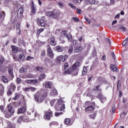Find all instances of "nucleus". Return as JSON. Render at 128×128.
Returning <instances> with one entry per match:
<instances>
[{
	"label": "nucleus",
	"mask_w": 128,
	"mask_h": 128,
	"mask_svg": "<svg viewBox=\"0 0 128 128\" xmlns=\"http://www.w3.org/2000/svg\"><path fill=\"white\" fill-rule=\"evenodd\" d=\"M62 14V13L60 11H58V10H54L52 12H49L46 13V15L48 16H52V18H58V16H60Z\"/></svg>",
	"instance_id": "f257e3e1"
},
{
	"label": "nucleus",
	"mask_w": 128,
	"mask_h": 128,
	"mask_svg": "<svg viewBox=\"0 0 128 128\" xmlns=\"http://www.w3.org/2000/svg\"><path fill=\"white\" fill-rule=\"evenodd\" d=\"M42 94L38 92L34 96V100L36 102H42L44 100V98L42 97Z\"/></svg>",
	"instance_id": "f03ea898"
},
{
	"label": "nucleus",
	"mask_w": 128,
	"mask_h": 128,
	"mask_svg": "<svg viewBox=\"0 0 128 128\" xmlns=\"http://www.w3.org/2000/svg\"><path fill=\"white\" fill-rule=\"evenodd\" d=\"M64 104V100L62 99H59L58 100L56 104L55 105V108L56 110H60V105Z\"/></svg>",
	"instance_id": "7ed1b4c3"
},
{
	"label": "nucleus",
	"mask_w": 128,
	"mask_h": 128,
	"mask_svg": "<svg viewBox=\"0 0 128 128\" xmlns=\"http://www.w3.org/2000/svg\"><path fill=\"white\" fill-rule=\"evenodd\" d=\"M62 34L66 38H68V42H72V36L70 34H68L64 30L62 32Z\"/></svg>",
	"instance_id": "20e7f679"
},
{
	"label": "nucleus",
	"mask_w": 128,
	"mask_h": 128,
	"mask_svg": "<svg viewBox=\"0 0 128 128\" xmlns=\"http://www.w3.org/2000/svg\"><path fill=\"white\" fill-rule=\"evenodd\" d=\"M24 8H19L17 12V16L18 18H20L24 17Z\"/></svg>",
	"instance_id": "39448f33"
},
{
	"label": "nucleus",
	"mask_w": 128,
	"mask_h": 128,
	"mask_svg": "<svg viewBox=\"0 0 128 128\" xmlns=\"http://www.w3.org/2000/svg\"><path fill=\"white\" fill-rule=\"evenodd\" d=\"M82 64L80 62H76L70 67V69L72 70H78V68Z\"/></svg>",
	"instance_id": "423d86ee"
},
{
	"label": "nucleus",
	"mask_w": 128,
	"mask_h": 128,
	"mask_svg": "<svg viewBox=\"0 0 128 128\" xmlns=\"http://www.w3.org/2000/svg\"><path fill=\"white\" fill-rule=\"evenodd\" d=\"M52 116V112H45L44 118L45 120H50Z\"/></svg>",
	"instance_id": "0eeeda50"
},
{
	"label": "nucleus",
	"mask_w": 128,
	"mask_h": 128,
	"mask_svg": "<svg viewBox=\"0 0 128 128\" xmlns=\"http://www.w3.org/2000/svg\"><path fill=\"white\" fill-rule=\"evenodd\" d=\"M24 112H26V105H24L22 107L18 109L17 113L18 114H22Z\"/></svg>",
	"instance_id": "6e6552de"
},
{
	"label": "nucleus",
	"mask_w": 128,
	"mask_h": 128,
	"mask_svg": "<svg viewBox=\"0 0 128 128\" xmlns=\"http://www.w3.org/2000/svg\"><path fill=\"white\" fill-rule=\"evenodd\" d=\"M8 72L12 78H14V68L12 67H8Z\"/></svg>",
	"instance_id": "1a4fd4ad"
},
{
	"label": "nucleus",
	"mask_w": 128,
	"mask_h": 128,
	"mask_svg": "<svg viewBox=\"0 0 128 128\" xmlns=\"http://www.w3.org/2000/svg\"><path fill=\"white\" fill-rule=\"evenodd\" d=\"M37 24L38 26H46L44 20L42 19H38L37 20Z\"/></svg>",
	"instance_id": "9d476101"
},
{
	"label": "nucleus",
	"mask_w": 128,
	"mask_h": 128,
	"mask_svg": "<svg viewBox=\"0 0 128 128\" xmlns=\"http://www.w3.org/2000/svg\"><path fill=\"white\" fill-rule=\"evenodd\" d=\"M8 111L12 114H14V108L12 104H10L8 106Z\"/></svg>",
	"instance_id": "9b49d317"
},
{
	"label": "nucleus",
	"mask_w": 128,
	"mask_h": 128,
	"mask_svg": "<svg viewBox=\"0 0 128 128\" xmlns=\"http://www.w3.org/2000/svg\"><path fill=\"white\" fill-rule=\"evenodd\" d=\"M85 110L88 112H94V108L92 106H90L86 108Z\"/></svg>",
	"instance_id": "f8f14e48"
},
{
	"label": "nucleus",
	"mask_w": 128,
	"mask_h": 128,
	"mask_svg": "<svg viewBox=\"0 0 128 128\" xmlns=\"http://www.w3.org/2000/svg\"><path fill=\"white\" fill-rule=\"evenodd\" d=\"M3 114L5 118H10L12 114L10 113L8 110L4 112Z\"/></svg>",
	"instance_id": "ddd939ff"
},
{
	"label": "nucleus",
	"mask_w": 128,
	"mask_h": 128,
	"mask_svg": "<svg viewBox=\"0 0 128 128\" xmlns=\"http://www.w3.org/2000/svg\"><path fill=\"white\" fill-rule=\"evenodd\" d=\"M48 56H50V58H52V56H54V53L52 52V48L50 46L48 47Z\"/></svg>",
	"instance_id": "4468645a"
},
{
	"label": "nucleus",
	"mask_w": 128,
	"mask_h": 128,
	"mask_svg": "<svg viewBox=\"0 0 128 128\" xmlns=\"http://www.w3.org/2000/svg\"><path fill=\"white\" fill-rule=\"evenodd\" d=\"M11 48H12V52H13V54H16V52H18V48L14 46H11Z\"/></svg>",
	"instance_id": "2eb2a0df"
},
{
	"label": "nucleus",
	"mask_w": 128,
	"mask_h": 128,
	"mask_svg": "<svg viewBox=\"0 0 128 128\" xmlns=\"http://www.w3.org/2000/svg\"><path fill=\"white\" fill-rule=\"evenodd\" d=\"M56 52H64V47L60 46H58L56 47Z\"/></svg>",
	"instance_id": "dca6fc26"
},
{
	"label": "nucleus",
	"mask_w": 128,
	"mask_h": 128,
	"mask_svg": "<svg viewBox=\"0 0 128 128\" xmlns=\"http://www.w3.org/2000/svg\"><path fill=\"white\" fill-rule=\"evenodd\" d=\"M82 46H78L74 48V52L76 53L80 52L82 50Z\"/></svg>",
	"instance_id": "f3484780"
},
{
	"label": "nucleus",
	"mask_w": 128,
	"mask_h": 128,
	"mask_svg": "<svg viewBox=\"0 0 128 128\" xmlns=\"http://www.w3.org/2000/svg\"><path fill=\"white\" fill-rule=\"evenodd\" d=\"M51 96H56L58 94V91L56 88H52L51 90V92L50 93Z\"/></svg>",
	"instance_id": "a211bd4d"
},
{
	"label": "nucleus",
	"mask_w": 128,
	"mask_h": 128,
	"mask_svg": "<svg viewBox=\"0 0 128 128\" xmlns=\"http://www.w3.org/2000/svg\"><path fill=\"white\" fill-rule=\"evenodd\" d=\"M0 96H2V94H4V86L1 84L0 85Z\"/></svg>",
	"instance_id": "6ab92c4d"
},
{
	"label": "nucleus",
	"mask_w": 128,
	"mask_h": 128,
	"mask_svg": "<svg viewBox=\"0 0 128 128\" xmlns=\"http://www.w3.org/2000/svg\"><path fill=\"white\" fill-rule=\"evenodd\" d=\"M52 86V82H46L45 83V86L48 88H50Z\"/></svg>",
	"instance_id": "aec40b11"
},
{
	"label": "nucleus",
	"mask_w": 128,
	"mask_h": 128,
	"mask_svg": "<svg viewBox=\"0 0 128 128\" xmlns=\"http://www.w3.org/2000/svg\"><path fill=\"white\" fill-rule=\"evenodd\" d=\"M20 24H18L16 25V30H17V32H18V34H20Z\"/></svg>",
	"instance_id": "412c9836"
},
{
	"label": "nucleus",
	"mask_w": 128,
	"mask_h": 128,
	"mask_svg": "<svg viewBox=\"0 0 128 128\" xmlns=\"http://www.w3.org/2000/svg\"><path fill=\"white\" fill-rule=\"evenodd\" d=\"M50 44L52 46H56V42L54 38H50Z\"/></svg>",
	"instance_id": "4be33fe9"
},
{
	"label": "nucleus",
	"mask_w": 128,
	"mask_h": 128,
	"mask_svg": "<svg viewBox=\"0 0 128 128\" xmlns=\"http://www.w3.org/2000/svg\"><path fill=\"white\" fill-rule=\"evenodd\" d=\"M7 128H14V126L12 125V123L10 121L7 122Z\"/></svg>",
	"instance_id": "5701e85b"
},
{
	"label": "nucleus",
	"mask_w": 128,
	"mask_h": 128,
	"mask_svg": "<svg viewBox=\"0 0 128 128\" xmlns=\"http://www.w3.org/2000/svg\"><path fill=\"white\" fill-rule=\"evenodd\" d=\"M2 80L4 84H8V79L5 76H2Z\"/></svg>",
	"instance_id": "b1692460"
},
{
	"label": "nucleus",
	"mask_w": 128,
	"mask_h": 128,
	"mask_svg": "<svg viewBox=\"0 0 128 128\" xmlns=\"http://www.w3.org/2000/svg\"><path fill=\"white\" fill-rule=\"evenodd\" d=\"M62 56H60L57 58V62L58 64H60L61 62H62Z\"/></svg>",
	"instance_id": "393cba45"
},
{
	"label": "nucleus",
	"mask_w": 128,
	"mask_h": 128,
	"mask_svg": "<svg viewBox=\"0 0 128 128\" xmlns=\"http://www.w3.org/2000/svg\"><path fill=\"white\" fill-rule=\"evenodd\" d=\"M128 38H126V40H124L122 44V46H128Z\"/></svg>",
	"instance_id": "a878e982"
},
{
	"label": "nucleus",
	"mask_w": 128,
	"mask_h": 128,
	"mask_svg": "<svg viewBox=\"0 0 128 128\" xmlns=\"http://www.w3.org/2000/svg\"><path fill=\"white\" fill-rule=\"evenodd\" d=\"M42 68L37 66L35 68V72H42Z\"/></svg>",
	"instance_id": "bb28decb"
},
{
	"label": "nucleus",
	"mask_w": 128,
	"mask_h": 128,
	"mask_svg": "<svg viewBox=\"0 0 128 128\" xmlns=\"http://www.w3.org/2000/svg\"><path fill=\"white\" fill-rule=\"evenodd\" d=\"M10 90H12V92H14V90H16V85H14V84L12 83L10 84Z\"/></svg>",
	"instance_id": "cd10ccee"
},
{
	"label": "nucleus",
	"mask_w": 128,
	"mask_h": 128,
	"mask_svg": "<svg viewBox=\"0 0 128 128\" xmlns=\"http://www.w3.org/2000/svg\"><path fill=\"white\" fill-rule=\"evenodd\" d=\"M90 118H92V120H94L96 118V114L94 113L93 114H91L89 116Z\"/></svg>",
	"instance_id": "c85d7f7f"
},
{
	"label": "nucleus",
	"mask_w": 128,
	"mask_h": 128,
	"mask_svg": "<svg viewBox=\"0 0 128 128\" xmlns=\"http://www.w3.org/2000/svg\"><path fill=\"white\" fill-rule=\"evenodd\" d=\"M88 70H86V67H84L83 70L82 71V74H83V76H84V74H86Z\"/></svg>",
	"instance_id": "c756f323"
},
{
	"label": "nucleus",
	"mask_w": 128,
	"mask_h": 128,
	"mask_svg": "<svg viewBox=\"0 0 128 128\" xmlns=\"http://www.w3.org/2000/svg\"><path fill=\"white\" fill-rule=\"evenodd\" d=\"M73 50H74V47H72V46H70L68 50V54H70L72 52Z\"/></svg>",
	"instance_id": "7c9ffc66"
},
{
	"label": "nucleus",
	"mask_w": 128,
	"mask_h": 128,
	"mask_svg": "<svg viewBox=\"0 0 128 128\" xmlns=\"http://www.w3.org/2000/svg\"><path fill=\"white\" fill-rule=\"evenodd\" d=\"M110 68L112 70H113V72H116V68L112 64H110Z\"/></svg>",
	"instance_id": "2f4dec72"
},
{
	"label": "nucleus",
	"mask_w": 128,
	"mask_h": 128,
	"mask_svg": "<svg viewBox=\"0 0 128 128\" xmlns=\"http://www.w3.org/2000/svg\"><path fill=\"white\" fill-rule=\"evenodd\" d=\"M0 70L2 72H6V68H4V66L1 65L0 66Z\"/></svg>",
	"instance_id": "473e14b6"
},
{
	"label": "nucleus",
	"mask_w": 128,
	"mask_h": 128,
	"mask_svg": "<svg viewBox=\"0 0 128 128\" xmlns=\"http://www.w3.org/2000/svg\"><path fill=\"white\" fill-rule=\"evenodd\" d=\"M68 6H70V8H74V10H76V7L74 6V4L72 3H69L68 4Z\"/></svg>",
	"instance_id": "72a5a7b5"
},
{
	"label": "nucleus",
	"mask_w": 128,
	"mask_h": 128,
	"mask_svg": "<svg viewBox=\"0 0 128 128\" xmlns=\"http://www.w3.org/2000/svg\"><path fill=\"white\" fill-rule=\"evenodd\" d=\"M4 16H6V14L4 13V12H2L0 14V18H4Z\"/></svg>",
	"instance_id": "f704fd0d"
},
{
	"label": "nucleus",
	"mask_w": 128,
	"mask_h": 128,
	"mask_svg": "<svg viewBox=\"0 0 128 128\" xmlns=\"http://www.w3.org/2000/svg\"><path fill=\"white\" fill-rule=\"evenodd\" d=\"M70 122V119L66 118L64 120V124H68Z\"/></svg>",
	"instance_id": "c9c22d12"
},
{
	"label": "nucleus",
	"mask_w": 128,
	"mask_h": 128,
	"mask_svg": "<svg viewBox=\"0 0 128 128\" xmlns=\"http://www.w3.org/2000/svg\"><path fill=\"white\" fill-rule=\"evenodd\" d=\"M44 78H46V74H42L41 75H40L38 78L40 80H44Z\"/></svg>",
	"instance_id": "e433bc0d"
},
{
	"label": "nucleus",
	"mask_w": 128,
	"mask_h": 128,
	"mask_svg": "<svg viewBox=\"0 0 128 128\" xmlns=\"http://www.w3.org/2000/svg\"><path fill=\"white\" fill-rule=\"evenodd\" d=\"M26 72V69L24 68H21L20 70V72L21 74H22V72Z\"/></svg>",
	"instance_id": "4c0bfd02"
},
{
	"label": "nucleus",
	"mask_w": 128,
	"mask_h": 128,
	"mask_svg": "<svg viewBox=\"0 0 128 128\" xmlns=\"http://www.w3.org/2000/svg\"><path fill=\"white\" fill-rule=\"evenodd\" d=\"M58 6L60 8H64V4L62 2H58Z\"/></svg>",
	"instance_id": "58836bf2"
},
{
	"label": "nucleus",
	"mask_w": 128,
	"mask_h": 128,
	"mask_svg": "<svg viewBox=\"0 0 128 128\" xmlns=\"http://www.w3.org/2000/svg\"><path fill=\"white\" fill-rule=\"evenodd\" d=\"M32 12L33 14H35L36 12V8H34V5L32 7Z\"/></svg>",
	"instance_id": "ea45409f"
},
{
	"label": "nucleus",
	"mask_w": 128,
	"mask_h": 128,
	"mask_svg": "<svg viewBox=\"0 0 128 128\" xmlns=\"http://www.w3.org/2000/svg\"><path fill=\"white\" fill-rule=\"evenodd\" d=\"M66 60H68V56L66 55H64V56H62V62H66Z\"/></svg>",
	"instance_id": "a19ab883"
},
{
	"label": "nucleus",
	"mask_w": 128,
	"mask_h": 128,
	"mask_svg": "<svg viewBox=\"0 0 128 128\" xmlns=\"http://www.w3.org/2000/svg\"><path fill=\"white\" fill-rule=\"evenodd\" d=\"M120 30H122V32H126V27L124 26H121L120 27Z\"/></svg>",
	"instance_id": "79ce46f5"
},
{
	"label": "nucleus",
	"mask_w": 128,
	"mask_h": 128,
	"mask_svg": "<svg viewBox=\"0 0 128 128\" xmlns=\"http://www.w3.org/2000/svg\"><path fill=\"white\" fill-rule=\"evenodd\" d=\"M22 120H23L22 117L20 116L18 118L17 122H18V124H20V122H22Z\"/></svg>",
	"instance_id": "37998d69"
},
{
	"label": "nucleus",
	"mask_w": 128,
	"mask_h": 128,
	"mask_svg": "<svg viewBox=\"0 0 128 128\" xmlns=\"http://www.w3.org/2000/svg\"><path fill=\"white\" fill-rule=\"evenodd\" d=\"M12 56L15 62H18V58L16 57V54H12Z\"/></svg>",
	"instance_id": "c03bdc74"
},
{
	"label": "nucleus",
	"mask_w": 128,
	"mask_h": 128,
	"mask_svg": "<svg viewBox=\"0 0 128 128\" xmlns=\"http://www.w3.org/2000/svg\"><path fill=\"white\" fill-rule=\"evenodd\" d=\"M56 100L54 99L52 100L50 102V104L52 106H54V104L55 102H56Z\"/></svg>",
	"instance_id": "a18cd8bd"
},
{
	"label": "nucleus",
	"mask_w": 128,
	"mask_h": 128,
	"mask_svg": "<svg viewBox=\"0 0 128 128\" xmlns=\"http://www.w3.org/2000/svg\"><path fill=\"white\" fill-rule=\"evenodd\" d=\"M72 70L70 68V69H68L66 71H65V74H70L72 72Z\"/></svg>",
	"instance_id": "49530a36"
},
{
	"label": "nucleus",
	"mask_w": 128,
	"mask_h": 128,
	"mask_svg": "<svg viewBox=\"0 0 128 128\" xmlns=\"http://www.w3.org/2000/svg\"><path fill=\"white\" fill-rule=\"evenodd\" d=\"M0 110L1 112H3V114L6 111V110H4V106H0Z\"/></svg>",
	"instance_id": "de8ad7c7"
},
{
	"label": "nucleus",
	"mask_w": 128,
	"mask_h": 128,
	"mask_svg": "<svg viewBox=\"0 0 128 128\" xmlns=\"http://www.w3.org/2000/svg\"><path fill=\"white\" fill-rule=\"evenodd\" d=\"M88 2L90 4H94V2H96V0H88Z\"/></svg>",
	"instance_id": "09e8293b"
},
{
	"label": "nucleus",
	"mask_w": 128,
	"mask_h": 128,
	"mask_svg": "<svg viewBox=\"0 0 128 128\" xmlns=\"http://www.w3.org/2000/svg\"><path fill=\"white\" fill-rule=\"evenodd\" d=\"M19 58L21 60H24V56L22 54H20L19 56Z\"/></svg>",
	"instance_id": "8fccbe9b"
},
{
	"label": "nucleus",
	"mask_w": 128,
	"mask_h": 128,
	"mask_svg": "<svg viewBox=\"0 0 128 128\" xmlns=\"http://www.w3.org/2000/svg\"><path fill=\"white\" fill-rule=\"evenodd\" d=\"M12 89L10 88L7 92L8 96H10V94H12Z\"/></svg>",
	"instance_id": "3c124183"
},
{
	"label": "nucleus",
	"mask_w": 128,
	"mask_h": 128,
	"mask_svg": "<svg viewBox=\"0 0 128 128\" xmlns=\"http://www.w3.org/2000/svg\"><path fill=\"white\" fill-rule=\"evenodd\" d=\"M62 112H56L54 114L55 116H61V114H62Z\"/></svg>",
	"instance_id": "603ef678"
},
{
	"label": "nucleus",
	"mask_w": 128,
	"mask_h": 128,
	"mask_svg": "<svg viewBox=\"0 0 128 128\" xmlns=\"http://www.w3.org/2000/svg\"><path fill=\"white\" fill-rule=\"evenodd\" d=\"M30 90H31V92H36V88L30 86Z\"/></svg>",
	"instance_id": "864d4df0"
},
{
	"label": "nucleus",
	"mask_w": 128,
	"mask_h": 128,
	"mask_svg": "<svg viewBox=\"0 0 128 128\" xmlns=\"http://www.w3.org/2000/svg\"><path fill=\"white\" fill-rule=\"evenodd\" d=\"M84 18H85V20H86V22H88V24H90L92 21H90V20L86 17H85Z\"/></svg>",
	"instance_id": "5fc2aeb1"
},
{
	"label": "nucleus",
	"mask_w": 128,
	"mask_h": 128,
	"mask_svg": "<svg viewBox=\"0 0 128 128\" xmlns=\"http://www.w3.org/2000/svg\"><path fill=\"white\" fill-rule=\"evenodd\" d=\"M30 87H28V88H23V90L24 92H30Z\"/></svg>",
	"instance_id": "6e6d98bb"
},
{
	"label": "nucleus",
	"mask_w": 128,
	"mask_h": 128,
	"mask_svg": "<svg viewBox=\"0 0 128 128\" xmlns=\"http://www.w3.org/2000/svg\"><path fill=\"white\" fill-rule=\"evenodd\" d=\"M18 98H20V96H18V94H16V96L14 97L13 100H18Z\"/></svg>",
	"instance_id": "4d7b16f0"
},
{
	"label": "nucleus",
	"mask_w": 128,
	"mask_h": 128,
	"mask_svg": "<svg viewBox=\"0 0 128 128\" xmlns=\"http://www.w3.org/2000/svg\"><path fill=\"white\" fill-rule=\"evenodd\" d=\"M68 68V64L66 63L64 65V70H66Z\"/></svg>",
	"instance_id": "13d9d810"
},
{
	"label": "nucleus",
	"mask_w": 128,
	"mask_h": 128,
	"mask_svg": "<svg viewBox=\"0 0 128 128\" xmlns=\"http://www.w3.org/2000/svg\"><path fill=\"white\" fill-rule=\"evenodd\" d=\"M46 96H48V92H45L42 94V96L43 98H46Z\"/></svg>",
	"instance_id": "bf43d9fd"
},
{
	"label": "nucleus",
	"mask_w": 128,
	"mask_h": 128,
	"mask_svg": "<svg viewBox=\"0 0 128 128\" xmlns=\"http://www.w3.org/2000/svg\"><path fill=\"white\" fill-rule=\"evenodd\" d=\"M76 12L78 14H82V10L80 9H76Z\"/></svg>",
	"instance_id": "052dcab7"
},
{
	"label": "nucleus",
	"mask_w": 128,
	"mask_h": 128,
	"mask_svg": "<svg viewBox=\"0 0 128 128\" xmlns=\"http://www.w3.org/2000/svg\"><path fill=\"white\" fill-rule=\"evenodd\" d=\"M44 32V28H40L38 31L37 34H40V32Z\"/></svg>",
	"instance_id": "680f3d73"
},
{
	"label": "nucleus",
	"mask_w": 128,
	"mask_h": 128,
	"mask_svg": "<svg viewBox=\"0 0 128 128\" xmlns=\"http://www.w3.org/2000/svg\"><path fill=\"white\" fill-rule=\"evenodd\" d=\"M98 81H100V82H99V84H102V82H104V80H103L102 78H99L98 79Z\"/></svg>",
	"instance_id": "e2e57ef3"
},
{
	"label": "nucleus",
	"mask_w": 128,
	"mask_h": 128,
	"mask_svg": "<svg viewBox=\"0 0 128 128\" xmlns=\"http://www.w3.org/2000/svg\"><path fill=\"white\" fill-rule=\"evenodd\" d=\"M66 108V106H64V104H62V106L60 107V110H64Z\"/></svg>",
	"instance_id": "0e129e2a"
},
{
	"label": "nucleus",
	"mask_w": 128,
	"mask_h": 128,
	"mask_svg": "<svg viewBox=\"0 0 128 128\" xmlns=\"http://www.w3.org/2000/svg\"><path fill=\"white\" fill-rule=\"evenodd\" d=\"M32 84H38V80H32Z\"/></svg>",
	"instance_id": "69168bd1"
},
{
	"label": "nucleus",
	"mask_w": 128,
	"mask_h": 128,
	"mask_svg": "<svg viewBox=\"0 0 128 128\" xmlns=\"http://www.w3.org/2000/svg\"><path fill=\"white\" fill-rule=\"evenodd\" d=\"M16 82H17V84H20L22 82V80L20 78H17Z\"/></svg>",
	"instance_id": "338daca9"
},
{
	"label": "nucleus",
	"mask_w": 128,
	"mask_h": 128,
	"mask_svg": "<svg viewBox=\"0 0 128 128\" xmlns=\"http://www.w3.org/2000/svg\"><path fill=\"white\" fill-rule=\"evenodd\" d=\"M73 20H74V22H79L80 20H78V18H72Z\"/></svg>",
	"instance_id": "774afa93"
}]
</instances>
